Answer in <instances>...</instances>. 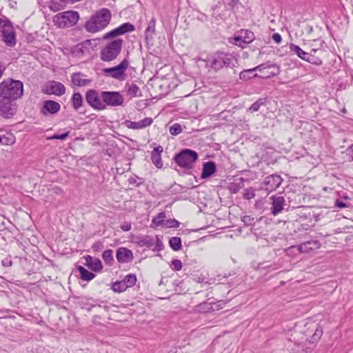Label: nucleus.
I'll return each mask as SVG.
<instances>
[{
  "label": "nucleus",
  "mask_w": 353,
  "mask_h": 353,
  "mask_svg": "<svg viewBox=\"0 0 353 353\" xmlns=\"http://www.w3.org/2000/svg\"><path fill=\"white\" fill-rule=\"evenodd\" d=\"M112 14L108 8H101L92 14L90 19L85 23V30L91 33L103 30L110 23Z\"/></svg>",
  "instance_id": "1"
},
{
  "label": "nucleus",
  "mask_w": 353,
  "mask_h": 353,
  "mask_svg": "<svg viewBox=\"0 0 353 353\" xmlns=\"http://www.w3.org/2000/svg\"><path fill=\"white\" fill-rule=\"evenodd\" d=\"M237 61L232 54L223 52H215L207 61V65L216 71L224 66L234 67Z\"/></svg>",
  "instance_id": "2"
},
{
  "label": "nucleus",
  "mask_w": 353,
  "mask_h": 353,
  "mask_svg": "<svg viewBox=\"0 0 353 353\" xmlns=\"http://www.w3.org/2000/svg\"><path fill=\"white\" fill-rule=\"evenodd\" d=\"M23 92V85L21 81L7 79L0 83V94L8 98L17 100L20 98Z\"/></svg>",
  "instance_id": "3"
},
{
  "label": "nucleus",
  "mask_w": 353,
  "mask_h": 353,
  "mask_svg": "<svg viewBox=\"0 0 353 353\" xmlns=\"http://www.w3.org/2000/svg\"><path fill=\"white\" fill-rule=\"evenodd\" d=\"M122 43L121 39H116L105 46L100 52L101 59L103 61L115 59L121 50Z\"/></svg>",
  "instance_id": "4"
},
{
  "label": "nucleus",
  "mask_w": 353,
  "mask_h": 353,
  "mask_svg": "<svg viewBox=\"0 0 353 353\" xmlns=\"http://www.w3.org/2000/svg\"><path fill=\"white\" fill-rule=\"evenodd\" d=\"M198 159V154L192 150L185 149L177 154L174 160L176 164L185 169H191Z\"/></svg>",
  "instance_id": "5"
},
{
  "label": "nucleus",
  "mask_w": 353,
  "mask_h": 353,
  "mask_svg": "<svg viewBox=\"0 0 353 353\" xmlns=\"http://www.w3.org/2000/svg\"><path fill=\"white\" fill-rule=\"evenodd\" d=\"M130 65V62L124 59L119 65L111 68H106L102 70L104 75L117 79L119 81L126 79V70Z\"/></svg>",
  "instance_id": "6"
},
{
  "label": "nucleus",
  "mask_w": 353,
  "mask_h": 353,
  "mask_svg": "<svg viewBox=\"0 0 353 353\" xmlns=\"http://www.w3.org/2000/svg\"><path fill=\"white\" fill-rule=\"evenodd\" d=\"M79 19L77 12L69 10L55 15L53 22L59 28L71 27L77 23Z\"/></svg>",
  "instance_id": "7"
},
{
  "label": "nucleus",
  "mask_w": 353,
  "mask_h": 353,
  "mask_svg": "<svg viewBox=\"0 0 353 353\" xmlns=\"http://www.w3.org/2000/svg\"><path fill=\"white\" fill-rule=\"evenodd\" d=\"M0 32L2 41L9 47H13L16 44V35L11 23L0 19Z\"/></svg>",
  "instance_id": "8"
},
{
  "label": "nucleus",
  "mask_w": 353,
  "mask_h": 353,
  "mask_svg": "<svg viewBox=\"0 0 353 353\" xmlns=\"http://www.w3.org/2000/svg\"><path fill=\"white\" fill-rule=\"evenodd\" d=\"M100 97L105 106H122L125 101L124 96L117 91H103Z\"/></svg>",
  "instance_id": "9"
},
{
  "label": "nucleus",
  "mask_w": 353,
  "mask_h": 353,
  "mask_svg": "<svg viewBox=\"0 0 353 353\" xmlns=\"http://www.w3.org/2000/svg\"><path fill=\"white\" fill-rule=\"evenodd\" d=\"M16 101L0 94V115L3 118L12 117L17 112Z\"/></svg>",
  "instance_id": "10"
},
{
  "label": "nucleus",
  "mask_w": 353,
  "mask_h": 353,
  "mask_svg": "<svg viewBox=\"0 0 353 353\" xmlns=\"http://www.w3.org/2000/svg\"><path fill=\"white\" fill-rule=\"evenodd\" d=\"M85 99L88 103L95 110H103L105 109L103 101L94 90H90L86 92Z\"/></svg>",
  "instance_id": "11"
},
{
  "label": "nucleus",
  "mask_w": 353,
  "mask_h": 353,
  "mask_svg": "<svg viewBox=\"0 0 353 353\" xmlns=\"http://www.w3.org/2000/svg\"><path fill=\"white\" fill-rule=\"evenodd\" d=\"M65 92V88L60 82L50 81L46 84L45 92L47 94L61 96Z\"/></svg>",
  "instance_id": "12"
},
{
  "label": "nucleus",
  "mask_w": 353,
  "mask_h": 353,
  "mask_svg": "<svg viewBox=\"0 0 353 353\" xmlns=\"http://www.w3.org/2000/svg\"><path fill=\"white\" fill-rule=\"evenodd\" d=\"M134 30V26L130 23H125L118 28L110 31L103 36V39H108L110 37H117L119 35L123 34L128 32Z\"/></svg>",
  "instance_id": "13"
},
{
  "label": "nucleus",
  "mask_w": 353,
  "mask_h": 353,
  "mask_svg": "<svg viewBox=\"0 0 353 353\" xmlns=\"http://www.w3.org/2000/svg\"><path fill=\"white\" fill-rule=\"evenodd\" d=\"M153 122L150 117H145L139 121H132L125 120L123 124L125 127L132 130H141L150 126Z\"/></svg>",
  "instance_id": "14"
},
{
  "label": "nucleus",
  "mask_w": 353,
  "mask_h": 353,
  "mask_svg": "<svg viewBox=\"0 0 353 353\" xmlns=\"http://www.w3.org/2000/svg\"><path fill=\"white\" fill-rule=\"evenodd\" d=\"M282 181L283 179L280 176L272 174L265 178L264 183L266 185V190L273 191L281 185Z\"/></svg>",
  "instance_id": "15"
},
{
  "label": "nucleus",
  "mask_w": 353,
  "mask_h": 353,
  "mask_svg": "<svg viewBox=\"0 0 353 353\" xmlns=\"http://www.w3.org/2000/svg\"><path fill=\"white\" fill-rule=\"evenodd\" d=\"M117 259L120 263H129L133 259L132 252L126 248H119L117 250Z\"/></svg>",
  "instance_id": "16"
},
{
  "label": "nucleus",
  "mask_w": 353,
  "mask_h": 353,
  "mask_svg": "<svg viewBox=\"0 0 353 353\" xmlns=\"http://www.w3.org/2000/svg\"><path fill=\"white\" fill-rule=\"evenodd\" d=\"M60 108L61 105L59 103L52 100H47L43 103L42 112L44 114H55L60 110Z\"/></svg>",
  "instance_id": "17"
},
{
  "label": "nucleus",
  "mask_w": 353,
  "mask_h": 353,
  "mask_svg": "<svg viewBox=\"0 0 353 353\" xmlns=\"http://www.w3.org/2000/svg\"><path fill=\"white\" fill-rule=\"evenodd\" d=\"M85 77L81 72H75L71 76L72 83L78 87L86 86L91 83L92 80L86 79Z\"/></svg>",
  "instance_id": "18"
},
{
  "label": "nucleus",
  "mask_w": 353,
  "mask_h": 353,
  "mask_svg": "<svg viewBox=\"0 0 353 353\" xmlns=\"http://www.w3.org/2000/svg\"><path fill=\"white\" fill-rule=\"evenodd\" d=\"M85 265L93 271H100L103 268L101 261L99 259L92 258L88 255L85 257Z\"/></svg>",
  "instance_id": "19"
},
{
  "label": "nucleus",
  "mask_w": 353,
  "mask_h": 353,
  "mask_svg": "<svg viewBox=\"0 0 353 353\" xmlns=\"http://www.w3.org/2000/svg\"><path fill=\"white\" fill-rule=\"evenodd\" d=\"M272 199L273 201L272 213L274 215H276L283 210L285 199L283 196H272Z\"/></svg>",
  "instance_id": "20"
},
{
  "label": "nucleus",
  "mask_w": 353,
  "mask_h": 353,
  "mask_svg": "<svg viewBox=\"0 0 353 353\" xmlns=\"http://www.w3.org/2000/svg\"><path fill=\"white\" fill-rule=\"evenodd\" d=\"M216 171L215 163L212 161H208L203 164L201 173V178L206 179L212 176Z\"/></svg>",
  "instance_id": "21"
},
{
  "label": "nucleus",
  "mask_w": 353,
  "mask_h": 353,
  "mask_svg": "<svg viewBox=\"0 0 353 353\" xmlns=\"http://www.w3.org/2000/svg\"><path fill=\"white\" fill-rule=\"evenodd\" d=\"M262 68H264L263 65H259L254 68L245 70L242 71L240 74L239 77L241 79L243 80H248L253 77H256L258 75L257 74H253L254 72L259 70L261 71Z\"/></svg>",
  "instance_id": "22"
},
{
  "label": "nucleus",
  "mask_w": 353,
  "mask_h": 353,
  "mask_svg": "<svg viewBox=\"0 0 353 353\" xmlns=\"http://www.w3.org/2000/svg\"><path fill=\"white\" fill-rule=\"evenodd\" d=\"M241 35L234 37V40L238 41H243L244 43H250L254 38V33L248 30H241Z\"/></svg>",
  "instance_id": "23"
},
{
  "label": "nucleus",
  "mask_w": 353,
  "mask_h": 353,
  "mask_svg": "<svg viewBox=\"0 0 353 353\" xmlns=\"http://www.w3.org/2000/svg\"><path fill=\"white\" fill-rule=\"evenodd\" d=\"M320 247V243L316 241H307L299 246L301 252H307L310 250L317 249Z\"/></svg>",
  "instance_id": "24"
},
{
  "label": "nucleus",
  "mask_w": 353,
  "mask_h": 353,
  "mask_svg": "<svg viewBox=\"0 0 353 353\" xmlns=\"http://www.w3.org/2000/svg\"><path fill=\"white\" fill-rule=\"evenodd\" d=\"M15 141V136L12 133L6 132L3 134H0V145H12Z\"/></svg>",
  "instance_id": "25"
},
{
  "label": "nucleus",
  "mask_w": 353,
  "mask_h": 353,
  "mask_svg": "<svg viewBox=\"0 0 353 353\" xmlns=\"http://www.w3.org/2000/svg\"><path fill=\"white\" fill-rule=\"evenodd\" d=\"M155 26L156 20L154 18H152L149 22L145 32V39L147 41L152 40L153 39V35L155 33Z\"/></svg>",
  "instance_id": "26"
},
{
  "label": "nucleus",
  "mask_w": 353,
  "mask_h": 353,
  "mask_svg": "<svg viewBox=\"0 0 353 353\" xmlns=\"http://www.w3.org/2000/svg\"><path fill=\"white\" fill-rule=\"evenodd\" d=\"M289 48L290 50V52L295 53L302 60L305 61V59H307V57L308 56L309 52H306L305 51L302 50L299 46L295 44L290 43L289 46Z\"/></svg>",
  "instance_id": "27"
},
{
  "label": "nucleus",
  "mask_w": 353,
  "mask_h": 353,
  "mask_svg": "<svg viewBox=\"0 0 353 353\" xmlns=\"http://www.w3.org/2000/svg\"><path fill=\"white\" fill-rule=\"evenodd\" d=\"M125 89L128 94L131 97H141V93L139 86L134 83L127 84Z\"/></svg>",
  "instance_id": "28"
},
{
  "label": "nucleus",
  "mask_w": 353,
  "mask_h": 353,
  "mask_svg": "<svg viewBox=\"0 0 353 353\" xmlns=\"http://www.w3.org/2000/svg\"><path fill=\"white\" fill-rule=\"evenodd\" d=\"M214 310V305L209 302H203L196 306V310L202 313L209 312Z\"/></svg>",
  "instance_id": "29"
},
{
  "label": "nucleus",
  "mask_w": 353,
  "mask_h": 353,
  "mask_svg": "<svg viewBox=\"0 0 353 353\" xmlns=\"http://www.w3.org/2000/svg\"><path fill=\"white\" fill-rule=\"evenodd\" d=\"M166 214L164 212H161L159 213L156 216H154L152 221V225L157 226H163L165 222Z\"/></svg>",
  "instance_id": "30"
},
{
  "label": "nucleus",
  "mask_w": 353,
  "mask_h": 353,
  "mask_svg": "<svg viewBox=\"0 0 353 353\" xmlns=\"http://www.w3.org/2000/svg\"><path fill=\"white\" fill-rule=\"evenodd\" d=\"M78 270L81 274V279L87 281H91L94 277V274L87 270L83 266H79Z\"/></svg>",
  "instance_id": "31"
},
{
  "label": "nucleus",
  "mask_w": 353,
  "mask_h": 353,
  "mask_svg": "<svg viewBox=\"0 0 353 353\" xmlns=\"http://www.w3.org/2000/svg\"><path fill=\"white\" fill-rule=\"evenodd\" d=\"M83 99L80 93H74L72 97V106L75 110H78L82 105Z\"/></svg>",
  "instance_id": "32"
},
{
  "label": "nucleus",
  "mask_w": 353,
  "mask_h": 353,
  "mask_svg": "<svg viewBox=\"0 0 353 353\" xmlns=\"http://www.w3.org/2000/svg\"><path fill=\"white\" fill-rule=\"evenodd\" d=\"M169 243L174 251H178L181 248V240L179 237H172L169 241Z\"/></svg>",
  "instance_id": "33"
},
{
  "label": "nucleus",
  "mask_w": 353,
  "mask_h": 353,
  "mask_svg": "<svg viewBox=\"0 0 353 353\" xmlns=\"http://www.w3.org/2000/svg\"><path fill=\"white\" fill-rule=\"evenodd\" d=\"M123 281L125 282V285H126V288H128L133 286L136 283L137 277L135 274H130L125 276Z\"/></svg>",
  "instance_id": "34"
},
{
  "label": "nucleus",
  "mask_w": 353,
  "mask_h": 353,
  "mask_svg": "<svg viewBox=\"0 0 353 353\" xmlns=\"http://www.w3.org/2000/svg\"><path fill=\"white\" fill-rule=\"evenodd\" d=\"M312 53L313 52H309L307 59H305V61L316 65H321L322 63L321 59L318 57H315Z\"/></svg>",
  "instance_id": "35"
},
{
  "label": "nucleus",
  "mask_w": 353,
  "mask_h": 353,
  "mask_svg": "<svg viewBox=\"0 0 353 353\" xmlns=\"http://www.w3.org/2000/svg\"><path fill=\"white\" fill-rule=\"evenodd\" d=\"M127 289L126 285H125V282L123 281H116L112 285V290L114 292H124Z\"/></svg>",
  "instance_id": "36"
},
{
  "label": "nucleus",
  "mask_w": 353,
  "mask_h": 353,
  "mask_svg": "<svg viewBox=\"0 0 353 353\" xmlns=\"http://www.w3.org/2000/svg\"><path fill=\"white\" fill-rule=\"evenodd\" d=\"M151 159L153 163V164L157 168H161L163 166V162L161 161V155H159L158 153L156 154H151Z\"/></svg>",
  "instance_id": "37"
},
{
  "label": "nucleus",
  "mask_w": 353,
  "mask_h": 353,
  "mask_svg": "<svg viewBox=\"0 0 353 353\" xmlns=\"http://www.w3.org/2000/svg\"><path fill=\"white\" fill-rule=\"evenodd\" d=\"M169 130L172 135L176 136L182 132V127L179 123H174L170 127Z\"/></svg>",
  "instance_id": "38"
},
{
  "label": "nucleus",
  "mask_w": 353,
  "mask_h": 353,
  "mask_svg": "<svg viewBox=\"0 0 353 353\" xmlns=\"http://www.w3.org/2000/svg\"><path fill=\"white\" fill-rule=\"evenodd\" d=\"M102 258L105 263L109 264L111 263V262L113 261L112 250H108L104 251L102 254Z\"/></svg>",
  "instance_id": "39"
},
{
  "label": "nucleus",
  "mask_w": 353,
  "mask_h": 353,
  "mask_svg": "<svg viewBox=\"0 0 353 353\" xmlns=\"http://www.w3.org/2000/svg\"><path fill=\"white\" fill-rule=\"evenodd\" d=\"M179 225V222L175 219L165 220L163 227L165 228H177Z\"/></svg>",
  "instance_id": "40"
},
{
  "label": "nucleus",
  "mask_w": 353,
  "mask_h": 353,
  "mask_svg": "<svg viewBox=\"0 0 353 353\" xmlns=\"http://www.w3.org/2000/svg\"><path fill=\"white\" fill-rule=\"evenodd\" d=\"M263 104V99H260L251 105V107L250 108V110H251L252 112H256L259 110L261 105Z\"/></svg>",
  "instance_id": "41"
},
{
  "label": "nucleus",
  "mask_w": 353,
  "mask_h": 353,
  "mask_svg": "<svg viewBox=\"0 0 353 353\" xmlns=\"http://www.w3.org/2000/svg\"><path fill=\"white\" fill-rule=\"evenodd\" d=\"M242 221L246 225H250L254 221V217L250 215H245L241 219Z\"/></svg>",
  "instance_id": "42"
},
{
  "label": "nucleus",
  "mask_w": 353,
  "mask_h": 353,
  "mask_svg": "<svg viewBox=\"0 0 353 353\" xmlns=\"http://www.w3.org/2000/svg\"><path fill=\"white\" fill-rule=\"evenodd\" d=\"M69 136V132H66L61 134H54L52 137H48V139H61L65 140Z\"/></svg>",
  "instance_id": "43"
},
{
  "label": "nucleus",
  "mask_w": 353,
  "mask_h": 353,
  "mask_svg": "<svg viewBox=\"0 0 353 353\" xmlns=\"http://www.w3.org/2000/svg\"><path fill=\"white\" fill-rule=\"evenodd\" d=\"M173 269L176 271H179L182 268V263L179 259H174L172 261Z\"/></svg>",
  "instance_id": "44"
},
{
  "label": "nucleus",
  "mask_w": 353,
  "mask_h": 353,
  "mask_svg": "<svg viewBox=\"0 0 353 353\" xmlns=\"http://www.w3.org/2000/svg\"><path fill=\"white\" fill-rule=\"evenodd\" d=\"M255 196L254 191L252 189L246 190L244 194V198L246 199H251Z\"/></svg>",
  "instance_id": "45"
},
{
  "label": "nucleus",
  "mask_w": 353,
  "mask_h": 353,
  "mask_svg": "<svg viewBox=\"0 0 353 353\" xmlns=\"http://www.w3.org/2000/svg\"><path fill=\"white\" fill-rule=\"evenodd\" d=\"M313 42L314 43H317V42L319 43V46L318 45H314V44L311 45V46L313 47V48H312L310 52L315 53L316 52H317L322 47L323 43L321 41H318V40H314Z\"/></svg>",
  "instance_id": "46"
},
{
  "label": "nucleus",
  "mask_w": 353,
  "mask_h": 353,
  "mask_svg": "<svg viewBox=\"0 0 353 353\" xmlns=\"http://www.w3.org/2000/svg\"><path fill=\"white\" fill-rule=\"evenodd\" d=\"M323 331L321 330L316 329L314 334L312 336L313 341H318L321 335H322Z\"/></svg>",
  "instance_id": "47"
},
{
  "label": "nucleus",
  "mask_w": 353,
  "mask_h": 353,
  "mask_svg": "<svg viewBox=\"0 0 353 353\" xmlns=\"http://www.w3.org/2000/svg\"><path fill=\"white\" fill-rule=\"evenodd\" d=\"M163 148L161 145H158L157 147H155L152 152V154H156L158 153L159 155H161V154L163 152Z\"/></svg>",
  "instance_id": "48"
},
{
  "label": "nucleus",
  "mask_w": 353,
  "mask_h": 353,
  "mask_svg": "<svg viewBox=\"0 0 353 353\" xmlns=\"http://www.w3.org/2000/svg\"><path fill=\"white\" fill-rule=\"evenodd\" d=\"M272 39L276 43H280L281 42L282 38H281V36L279 33H274L272 34Z\"/></svg>",
  "instance_id": "49"
},
{
  "label": "nucleus",
  "mask_w": 353,
  "mask_h": 353,
  "mask_svg": "<svg viewBox=\"0 0 353 353\" xmlns=\"http://www.w3.org/2000/svg\"><path fill=\"white\" fill-rule=\"evenodd\" d=\"M335 206L339 208H346L347 205L345 203L341 201H339V200H336L335 201Z\"/></svg>",
  "instance_id": "50"
},
{
  "label": "nucleus",
  "mask_w": 353,
  "mask_h": 353,
  "mask_svg": "<svg viewBox=\"0 0 353 353\" xmlns=\"http://www.w3.org/2000/svg\"><path fill=\"white\" fill-rule=\"evenodd\" d=\"M121 228L123 231H129L131 229V223H125L121 226Z\"/></svg>",
  "instance_id": "51"
},
{
  "label": "nucleus",
  "mask_w": 353,
  "mask_h": 353,
  "mask_svg": "<svg viewBox=\"0 0 353 353\" xmlns=\"http://www.w3.org/2000/svg\"><path fill=\"white\" fill-rule=\"evenodd\" d=\"M101 246L102 244L100 242H97L93 245L92 248L94 250H97L100 249Z\"/></svg>",
  "instance_id": "52"
},
{
  "label": "nucleus",
  "mask_w": 353,
  "mask_h": 353,
  "mask_svg": "<svg viewBox=\"0 0 353 353\" xmlns=\"http://www.w3.org/2000/svg\"><path fill=\"white\" fill-rule=\"evenodd\" d=\"M347 152L352 156L353 160V144L347 150Z\"/></svg>",
  "instance_id": "53"
}]
</instances>
